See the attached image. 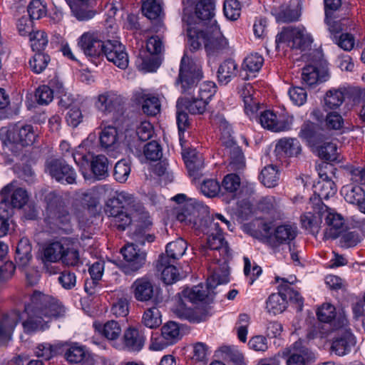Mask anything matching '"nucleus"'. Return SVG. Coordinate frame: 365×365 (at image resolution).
Masks as SVG:
<instances>
[{
    "label": "nucleus",
    "mask_w": 365,
    "mask_h": 365,
    "mask_svg": "<svg viewBox=\"0 0 365 365\" xmlns=\"http://www.w3.org/2000/svg\"><path fill=\"white\" fill-rule=\"evenodd\" d=\"M342 192H345V200L351 204L362 202L364 197V191L360 185L346 186Z\"/></svg>",
    "instance_id": "nucleus-56"
},
{
    "label": "nucleus",
    "mask_w": 365,
    "mask_h": 365,
    "mask_svg": "<svg viewBox=\"0 0 365 365\" xmlns=\"http://www.w3.org/2000/svg\"><path fill=\"white\" fill-rule=\"evenodd\" d=\"M339 314H344L339 313L336 315V308L334 305L329 303L323 304L317 311V316L319 321L324 323H330L334 320L333 325Z\"/></svg>",
    "instance_id": "nucleus-49"
},
{
    "label": "nucleus",
    "mask_w": 365,
    "mask_h": 365,
    "mask_svg": "<svg viewBox=\"0 0 365 365\" xmlns=\"http://www.w3.org/2000/svg\"><path fill=\"white\" fill-rule=\"evenodd\" d=\"M65 245L59 241L47 244L43 249V260L44 262H57L62 258Z\"/></svg>",
    "instance_id": "nucleus-32"
},
{
    "label": "nucleus",
    "mask_w": 365,
    "mask_h": 365,
    "mask_svg": "<svg viewBox=\"0 0 365 365\" xmlns=\"http://www.w3.org/2000/svg\"><path fill=\"white\" fill-rule=\"evenodd\" d=\"M279 288V292L272 293L266 301L267 312L274 315L282 313L287 307V294L284 292L288 291L289 284H280Z\"/></svg>",
    "instance_id": "nucleus-19"
},
{
    "label": "nucleus",
    "mask_w": 365,
    "mask_h": 365,
    "mask_svg": "<svg viewBox=\"0 0 365 365\" xmlns=\"http://www.w3.org/2000/svg\"><path fill=\"white\" fill-rule=\"evenodd\" d=\"M142 11L148 19L155 21L153 29L155 32L160 31L163 27L164 14L160 0H143Z\"/></svg>",
    "instance_id": "nucleus-21"
},
{
    "label": "nucleus",
    "mask_w": 365,
    "mask_h": 365,
    "mask_svg": "<svg viewBox=\"0 0 365 365\" xmlns=\"http://www.w3.org/2000/svg\"><path fill=\"white\" fill-rule=\"evenodd\" d=\"M45 172L53 179L62 184L76 183V173L63 159H48L45 163Z\"/></svg>",
    "instance_id": "nucleus-8"
},
{
    "label": "nucleus",
    "mask_w": 365,
    "mask_h": 365,
    "mask_svg": "<svg viewBox=\"0 0 365 365\" xmlns=\"http://www.w3.org/2000/svg\"><path fill=\"white\" fill-rule=\"evenodd\" d=\"M91 169L96 180L105 179L108 175V160L104 155H96L91 161Z\"/></svg>",
    "instance_id": "nucleus-39"
},
{
    "label": "nucleus",
    "mask_w": 365,
    "mask_h": 365,
    "mask_svg": "<svg viewBox=\"0 0 365 365\" xmlns=\"http://www.w3.org/2000/svg\"><path fill=\"white\" fill-rule=\"evenodd\" d=\"M200 191L205 196L213 197L221 192V185L215 179L204 180L200 185Z\"/></svg>",
    "instance_id": "nucleus-62"
},
{
    "label": "nucleus",
    "mask_w": 365,
    "mask_h": 365,
    "mask_svg": "<svg viewBox=\"0 0 365 365\" xmlns=\"http://www.w3.org/2000/svg\"><path fill=\"white\" fill-rule=\"evenodd\" d=\"M118 142V131L115 127L108 125L105 127L100 135V143L104 148H111Z\"/></svg>",
    "instance_id": "nucleus-47"
},
{
    "label": "nucleus",
    "mask_w": 365,
    "mask_h": 365,
    "mask_svg": "<svg viewBox=\"0 0 365 365\" xmlns=\"http://www.w3.org/2000/svg\"><path fill=\"white\" fill-rule=\"evenodd\" d=\"M31 46L34 51H43L48 45V36L43 31H34L30 36Z\"/></svg>",
    "instance_id": "nucleus-58"
},
{
    "label": "nucleus",
    "mask_w": 365,
    "mask_h": 365,
    "mask_svg": "<svg viewBox=\"0 0 365 365\" xmlns=\"http://www.w3.org/2000/svg\"><path fill=\"white\" fill-rule=\"evenodd\" d=\"M130 167L126 160H119L115 165L113 175L119 182H125L130 175Z\"/></svg>",
    "instance_id": "nucleus-61"
},
{
    "label": "nucleus",
    "mask_w": 365,
    "mask_h": 365,
    "mask_svg": "<svg viewBox=\"0 0 365 365\" xmlns=\"http://www.w3.org/2000/svg\"><path fill=\"white\" fill-rule=\"evenodd\" d=\"M138 205L135 204V199L133 195L122 191L118 192L115 197L109 200L107 203L106 208H115L120 210H128L132 208V210H133Z\"/></svg>",
    "instance_id": "nucleus-29"
},
{
    "label": "nucleus",
    "mask_w": 365,
    "mask_h": 365,
    "mask_svg": "<svg viewBox=\"0 0 365 365\" xmlns=\"http://www.w3.org/2000/svg\"><path fill=\"white\" fill-rule=\"evenodd\" d=\"M301 145L297 138H284L280 139L277 145L275 150L281 155L287 157L297 156L301 152Z\"/></svg>",
    "instance_id": "nucleus-30"
},
{
    "label": "nucleus",
    "mask_w": 365,
    "mask_h": 365,
    "mask_svg": "<svg viewBox=\"0 0 365 365\" xmlns=\"http://www.w3.org/2000/svg\"><path fill=\"white\" fill-rule=\"evenodd\" d=\"M261 125L273 132L287 131L292 128L294 116L287 112L279 113L267 110L262 112L259 116Z\"/></svg>",
    "instance_id": "nucleus-7"
},
{
    "label": "nucleus",
    "mask_w": 365,
    "mask_h": 365,
    "mask_svg": "<svg viewBox=\"0 0 365 365\" xmlns=\"http://www.w3.org/2000/svg\"><path fill=\"white\" fill-rule=\"evenodd\" d=\"M93 327L96 331L110 341L118 339L121 333L119 324L113 320L108 321L103 325L100 323H94Z\"/></svg>",
    "instance_id": "nucleus-37"
},
{
    "label": "nucleus",
    "mask_w": 365,
    "mask_h": 365,
    "mask_svg": "<svg viewBox=\"0 0 365 365\" xmlns=\"http://www.w3.org/2000/svg\"><path fill=\"white\" fill-rule=\"evenodd\" d=\"M222 261V267L218 269L213 268V273L207 279V286L214 288L218 284H226L229 282V272L226 264L227 261Z\"/></svg>",
    "instance_id": "nucleus-44"
},
{
    "label": "nucleus",
    "mask_w": 365,
    "mask_h": 365,
    "mask_svg": "<svg viewBox=\"0 0 365 365\" xmlns=\"http://www.w3.org/2000/svg\"><path fill=\"white\" fill-rule=\"evenodd\" d=\"M14 211L7 200H0V237L7 235L9 230V220L13 216Z\"/></svg>",
    "instance_id": "nucleus-38"
},
{
    "label": "nucleus",
    "mask_w": 365,
    "mask_h": 365,
    "mask_svg": "<svg viewBox=\"0 0 365 365\" xmlns=\"http://www.w3.org/2000/svg\"><path fill=\"white\" fill-rule=\"evenodd\" d=\"M208 207L195 200L186 201L177 213L178 221L196 230L208 235L206 244L201 245L200 252L205 257H213L216 263L227 261L231 255L228 244L225 241L219 222L208 217Z\"/></svg>",
    "instance_id": "nucleus-1"
},
{
    "label": "nucleus",
    "mask_w": 365,
    "mask_h": 365,
    "mask_svg": "<svg viewBox=\"0 0 365 365\" xmlns=\"http://www.w3.org/2000/svg\"><path fill=\"white\" fill-rule=\"evenodd\" d=\"M320 178L316 189L318 190L317 194L320 199H328L331 196H334L336 192V185L331 180L328 178L326 174L319 173Z\"/></svg>",
    "instance_id": "nucleus-40"
},
{
    "label": "nucleus",
    "mask_w": 365,
    "mask_h": 365,
    "mask_svg": "<svg viewBox=\"0 0 365 365\" xmlns=\"http://www.w3.org/2000/svg\"><path fill=\"white\" fill-rule=\"evenodd\" d=\"M298 235V228L294 223L285 222L277 225L268 237V242L272 247L282 245H289Z\"/></svg>",
    "instance_id": "nucleus-13"
},
{
    "label": "nucleus",
    "mask_w": 365,
    "mask_h": 365,
    "mask_svg": "<svg viewBox=\"0 0 365 365\" xmlns=\"http://www.w3.org/2000/svg\"><path fill=\"white\" fill-rule=\"evenodd\" d=\"M52 223L66 232L71 230V215L65 205L58 207L49 216Z\"/></svg>",
    "instance_id": "nucleus-31"
},
{
    "label": "nucleus",
    "mask_w": 365,
    "mask_h": 365,
    "mask_svg": "<svg viewBox=\"0 0 365 365\" xmlns=\"http://www.w3.org/2000/svg\"><path fill=\"white\" fill-rule=\"evenodd\" d=\"M0 195L2 200L6 198L14 210V208H22L29 200V195L26 190L19 187L13 191V185L9 184L4 187Z\"/></svg>",
    "instance_id": "nucleus-20"
},
{
    "label": "nucleus",
    "mask_w": 365,
    "mask_h": 365,
    "mask_svg": "<svg viewBox=\"0 0 365 365\" xmlns=\"http://www.w3.org/2000/svg\"><path fill=\"white\" fill-rule=\"evenodd\" d=\"M230 168L233 171H240L245 167V157L242 150L238 146L230 148Z\"/></svg>",
    "instance_id": "nucleus-57"
},
{
    "label": "nucleus",
    "mask_w": 365,
    "mask_h": 365,
    "mask_svg": "<svg viewBox=\"0 0 365 365\" xmlns=\"http://www.w3.org/2000/svg\"><path fill=\"white\" fill-rule=\"evenodd\" d=\"M131 289L135 299L138 302H148L153 297V285L148 279L145 277L137 279L133 283Z\"/></svg>",
    "instance_id": "nucleus-25"
},
{
    "label": "nucleus",
    "mask_w": 365,
    "mask_h": 365,
    "mask_svg": "<svg viewBox=\"0 0 365 365\" xmlns=\"http://www.w3.org/2000/svg\"><path fill=\"white\" fill-rule=\"evenodd\" d=\"M35 98L38 105L46 106L53 99V91L48 86H41L36 91Z\"/></svg>",
    "instance_id": "nucleus-64"
},
{
    "label": "nucleus",
    "mask_w": 365,
    "mask_h": 365,
    "mask_svg": "<svg viewBox=\"0 0 365 365\" xmlns=\"http://www.w3.org/2000/svg\"><path fill=\"white\" fill-rule=\"evenodd\" d=\"M32 247L26 237H22L16 249L15 262L19 267H26L32 260Z\"/></svg>",
    "instance_id": "nucleus-27"
},
{
    "label": "nucleus",
    "mask_w": 365,
    "mask_h": 365,
    "mask_svg": "<svg viewBox=\"0 0 365 365\" xmlns=\"http://www.w3.org/2000/svg\"><path fill=\"white\" fill-rule=\"evenodd\" d=\"M302 227L313 235L319 233L322 222V215L320 213V205L317 212H305L301 216Z\"/></svg>",
    "instance_id": "nucleus-28"
},
{
    "label": "nucleus",
    "mask_w": 365,
    "mask_h": 365,
    "mask_svg": "<svg viewBox=\"0 0 365 365\" xmlns=\"http://www.w3.org/2000/svg\"><path fill=\"white\" fill-rule=\"evenodd\" d=\"M20 319V313L16 310L0 317V342L11 339L12 333Z\"/></svg>",
    "instance_id": "nucleus-23"
},
{
    "label": "nucleus",
    "mask_w": 365,
    "mask_h": 365,
    "mask_svg": "<svg viewBox=\"0 0 365 365\" xmlns=\"http://www.w3.org/2000/svg\"><path fill=\"white\" fill-rule=\"evenodd\" d=\"M107 60L121 69L128 66V56L125 47L117 40H106L105 41L103 55Z\"/></svg>",
    "instance_id": "nucleus-11"
},
{
    "label": "nucleus",
    "mask_w": 365,
    "mask_h": 365,
    "mask_svg": "<svg viewBox=\"0 0 365 365\" xmlns=\"http://www.w3.org/2000/svg\"><path fill=\"white\" fill-rule=\"evenodd\" d=\"M224 14L231 21L237 20L241 12L240 4L237 0H226L223 6Z\"/></svg>",
    "instance_id": "nucleus-60"
},
{
    "label": "nucleus",
    "mask_w": 365,
    "mask_h": 365,
    "mask_svg": "<svg viewBox=\"0 0 365 365\" xmlns=\"http://www.w3.org/2000/svg\"><path fill=\"white\" fill-rule=\"evenodd\" d=\"M320 213L327 226L324 232V237L326 239L337 238L344 224V220L342 216L323 203L320 205Z\"/></svg>",
    "instance_id": "nucleus-14"
},
{
    "label": "nucleus",
    "mask_w": 365,
    "mask_h": 365,
    "mask_svg": "<svg viewBox=\"0 0 365 365\" xmlns=\"http://www.w3.org/2000/svg\"><path fill=\"white\" fill-rule=\"evenodd\" d=\"M202 76L201 65L194 61L185 52L180 61L179 74L175 81V84L180 87V92L191 94Z\"/></svg>",
    "instance_id": "nucleus-4"
},
{
    "label": "nucleus",
    "mask_w": 365,
    "mask_h": 365,
    "mask_svg": "<svg viewBox=\"0 0 365 365\" xmlns=\"http://www.w3.org/2000/svg\"><path fill=\"white\" fill-rule=\"evenodd\" d=\"M182 158L190 176H192L195 179L202 176L204 159L201 153L195 149L184 150L182 152Z\"/></svg>",
    "instance_id": "nucleus-22"
},
{
    "label": "nucleus",
    "mask_w": 365,
    "mask_h": 365,
    "mask_svg": "<svg viewBox=\"0 0 365 365\" xmlns=\"http://www.w3.org/2000/svg\"><path fill=\"white\" fill-rule=\"evenodd\" d=\"M50 56L41 51L36 52L29 60V66L35 73H42L50 62Z\"/></svg>",
    "instance_id": "nucleus-53"
},
{
    "label": "nucleus",
    "mask_w": 365,
    "mask_h": 365,
    "mask_svg": "<svg viewBox=\"0 0 365 365\" xmlns=\"http://www.w3.org/2000/svg\"><path fill=\"white\" fill-rule=\"evenodd\" d=\"M205 38V49L208 55H217L228 48V41L222 34L217 22L207 27L206 34H201Z\"/></svg>",
    "instance_id": "nucleus-10"
},
{
    "label": "nucleus",
    "mask_w": 365,
    "mask_h": 365,
    "mask_svg": "<svg viewBox=\"0 0 365 365\" xmlns=\"http://www.w3.org/2000/svg\"><path fill=\"white\" fill-rule=\"evenodd\" d=\"M344 99V93L341 89H331L326 93L325 106L329 109H336L343 103Z\"/></svg>",
    "instance_id": "nucleus-52"
},
{
    "label": "nucleus",
    "mask_w": 365,
    "mask_h": 365,
    "mask_svg": "<svg viewBox=\"0 0 365 365\" xmlns=\"http://www.w3.org/2000/svg\"><path fill=\"white\" fill-rule=\"evenodd\" d=\"M145 337L138 329L129 327L123 334L119 349L130 352H138L144 346Z\"/></svg>",
    "instance_id": "nucleus-18"
},
{
    "label": "nucleus",
    "mask_w": 365,
    "mask_h": 365,
    "mask_svg": "<svg viewBox=\"0 0 365 365\" xmlns=\"http://www.w3.org/2000/svg\"><path fill=\"white\" fill-rule=\"evenodd\" d=\"M215 4L213 0H200L195 6V14L202 21L209 20L210 26L215 20H212L215 16Z\"/></svg>",
    "instance_id": "nucleus-33"
},
{
    "label": "nucleus",
    "mask_w": 365,
    "mask_h": 365,
    "mask_svg": "<svg viewBox=\"0 0 365 365\" xmlns=\"http://www.w3.org/2000/svg\"><path fill=\"white\" fill-rule=\"evenodd\" d=\"M141 322L150 329L158 327L162 323L160 312L156 307L147 309L143 314Z\"/></svg>",
    "instance_id": "nucleus-46"
},
{
    "label": "nucleus",
    "mask_w": 365,
    "mask_h": 365,
    "mask_svg": "<svg viewBox=\"0 0 365 365\" xmlns=\"http://www.w3.org/2000/svg\"><path fill=\"white\" fill-rule=\"evenodd\" d=\"M106 212L109 217H112L111 223L119 230H125L131 225L132 222L136 224V227L140 228H147L152 225L148 212L141 205H138L136 208L131 210L130 214L123 210L115 208H106Z\"/></svg>",
    "instance_id": "nucleus-3"
},
{
    "label": "nucleus",
    "mask_w": 365,
    "mask_h": 365,
    "mask_svg": "<svg viewBox=\"0 0 365 365\" xmlns=\"http://www.w3.org/2000/svg\"><path fill=\"white\" fill-rule=\"evenodd\" d=\"M86 145L87 142H83L78 147L77 150L73 153V160L81 168L88 165L93 158L90 152L86 153L84 150V147Z\"/></svg>",
    "instance_id": "nucleus-59"
},
{
    "label": "nucleus",
    "mask_w": 365,
    "mask_h": 365,
    "mask_svg": "<svg viewBox=\"0 0 365 365\" xmlns=\"http://www.w3.org/2000/svg\"><path fill=\"white\" fill-rule=\"evenodd\" d=\"M208 286L205 287L202 284H198L192 288H187L182 291L185 298L187 299L192 303H197L204 301L208 296Z\"/></svg>",
    "instance_id": "nucleus-43"
},
{
    "label": "nucleus",
    "mask_w": 365,
    "mask_h": 365,
    "mask_svg": "<svg viewBox=\"0 0 365 365\" xmlns=\"http://www.w3.org/2000/svg\"><path fill=\"white\" fill-rule=\"evenodd\" d=\"M237 65L235 61L228 59L223 61L217 70V79L220 83L226 85L236 74Z\"/></svg>",
    "instance_id": "nucleus-36"
},
{
    "label": "nucleus",
    "mask_w": 365,
    "mask_h": 365,
    "mask_svg": "<svg viewBox=\"0 0 365 365\" xmlns=\"http://www.w3.org/2000/svg\"><path fill=\"white\" fill-rule=\"evenodd\" d=\"M30 300L24 308L27 319L23 327L26 333L44 330L51 320L65 317L66 307L52 296L35 291Z\"/></svg>",
    "instance_id": "nucleus-2"
},
{
    "label": "nucleus",
    "mask_w": 365,
    "mask_h": 365,
    "mask_svg": "<svg viewBox=\"0 0 365 365\" xmlns=\"http://www.w3.org/2000/svg\"><path fill=\"white\" fill-rule=\"evenodd\" d=\"M105 41L97 32L88 31L80 36L78 46L86 56L96 58L103 55Z\"/></svg>",
    "instance_id": "nucleus-12"
},
{
    "label": "nucleus",
    "mask_w": 365,
    "mask_h": 365,
    "mask_svg": "<svg viewBox=\"0 0 365 365\" xmlns=\"http://www.w3.org/2000/svg\"><path fill=\"white\" fill-rule=\"evenodd\" d=\"M175 314L182 320L192 323L205 321L211 314L207 306L198 307L195 309L187 307L183 302H180L173 310Z\"/></svg>",
    "instance_id": "nucleus-15"
},
{
    "label": "nucleus",
    "mask_w": 365,
    "mask_h": 365,
    "mask_svg": "<svg viewBox=\"0 0 365 365\" xmlns=\"http://www.w3.org/2000/svg\"><path fill=\"white\" fill-rule=\"evenodd\" d=\"M264 63V58L262 55L255 53L247 56L242 65L243 70L250 73L258 72Z\"/></svg>",
    "instance_id": "nucleus-55"
},
{
    "label": "nucleus",
    "mask_w": 365,
    "mask_h": 365,
    "mask_svg": "<svg viewBox=\"0 0 365 365\" xmlns=\"http://www.w3.org/2000/svg\"><path fill=\"white\" fill-rule=\"evenodd\" d=\"M318 126L310 120H305L302 125L299 137L310 144H314L317 139Z\"/></svg>",
    "instance_id": "nucleus-50"
},
{
    "label": "nucleus",
    "mask_w": 365,
    "mask_h": 365,
    "mask_svg": "<svg viewBox=\"0 0 365 365\" xmlns=\"http://www.w3.org/2000/svg\"><path fill=\"white\" fill-rule=\"evenodd\" d=\"M308 354V349L302 346V341H296L294 344L293 352L287 360V365H305V357Z\"/></svg>",
    "instance_id": "nucleus-45"
},
{
    "label": "nucleus",
    "mask_w": 365,
    "mask_h": 365,
    "mask_svg": "<svg viewBox=\"0 0 365 365\" xmlns=\"http://www.w3.org/2000/svg\"><path fill=\"white\" fill-rule=\"evenodd\" d=\"M181 338L179 324L170 321L161 328V334L152 339L150 348L154 351H161L177 343Z\"/></svg>",
    "instance_id": "nucleus-9"
},
{
    "label": "nucleus",
    "mask_w": 365,
    "mask_h": 365,
    "mask_svg": "<svg viewBox=\"0 0 365 365\" xmlns=\"http://www.w3.org/2000/svg\"><path fill=\"white\" fill-rule=\"evenodd\" d=\"M38 135L37 130H34L32 125L25 124L14 128L8 135V140L11 143L27 147L32 145L36 142Z\"/></svg>",
    "instance_id": "nucleus-16"
},
{
    "label": "nucleus",
    "mask_w": 365,
    "mask_h": 365,
    "mask_svg": "<svg viewBox=\"0 0 365 365\" xmlns=\"http://www.w3.org/2000/svg\"><path fill=\"white\" fill-rule=\"evenodd\" d=\"M261 182L267 187H275L279 179V173L277 166L269 165L261 171L259 177Z\"/></svg>",
    "instance_id": "nucleus-42"
},
{
    "label": "nucleus",
    "mask_w": 365,
    "mask_h": 365,
    "mask_svg": "<svg viewBox=\"0 0 365 365\" xmlns=\"http://www.w3.org/2000/svg\"><path fill=\"white\" fill-rule=\"evenodd\" d=\"M138 101L142 103V109L145 113L155 115L160 112V103L157 97L150 94L139 93Z\"/></svg>",
    "instance_id": "nucleus-41"
},
{
    "label": "nucleus",
    "mask_w": 365,
    "mask_h": 365,
    "mask_svg": "<svg viewBox=\"0 0 365 365\" xmlns=\"http://www.w3.org/2000/svg\"><path fill=\"white\" fill-rule=\"evenodd\" d=\"M187 248L186 241L182 238H178L167 245L165 257H167L169 261L175 262L185 255Z\"/></svg>",
    "instance_id": "nucleus-34"
},
{
    "label": "nucleus",
    "mask_w": 365,
    "mask_h": 365,
    "mask_svg": "<svg viewBox=\"0 0 365 365\" xmlns=\"http://www.w3.org/2000/svg\"><path fill=\"white\" fill-rule=\"evenodd\" d=\"M334 329L339 330L340 334L334 337L330 351L339 356H343L350 352L356 344V338L349 328V321L345 314H339L334 324Z\"/></svg>",
    "instance_id": "nucleus-5"
},
{
    "label": "nucleus",
    "mask_w": 365,
    "mask_h": 365,
    "mask_svg": "<svg viewBox=\"0 0 365 365\" xmlns=\"http://www.w3.org/2000/svg\"><path fill=\"white\" fill-rule=\"evenodd\" d=\"M240 186V178L236 174H227L224 177L221 185V193H229L234 197Z\"/></svg>",
    "instance_id": "nucleus-48"
},
{
    "label": "nucleus",
    "mask_w": 365,
    "mask_h": 365,
    "mask_svg": "<svg viewBox=\"0 0 365 365\" xmlns=\"http://www.w3.org/2000/svg\"><path fill=\"white\" fill-rule=\"evenodd\" d=\"M252 91V86L250 83L244 84L240 91V94L243 99L245 110L247 113H248L249 111L254 113L257 110V103L253 101Z\"/></svg>",
    "instance_id": "nucleus-54"
},
{
    "label": "nucleus",
    "mask_w": 365,
    "mask_h": 365,
    "mask_svg": "<svg viewBox=\"0 0 365 365\" xmlns=\"http://www.w3.org/2000/svg\"><path fill=\"white\" fill-rule=\"evenodd\" d=\"M174 263L169 261L164 255L159 257L157 267L159 271H161L162 279L167 284H173L180 279V273Z\"/></svg>",
    "instance_id": "nucleus-26"
},
{
    "label": "nucleus",
    "mask_w": 365,
    "mask_h": 365,
    "mask_svg": "<svg viewBox=\"0 0 365 365\" xmlns=\"http://www.w3.org/2000/svg\"><path fill=\"white\" fill-rule=\"evenodd\" d=\"M313 41L312 36L307 31L304 26H289L284 27L276 36V43H287L292 48L305 50Z\"/></svg>",
    "instance_id": "nucleus-6"
},
{
    "label": "nucleus",
    "mask_w": 365,
    "mask_h": 365,
    "mask_svg": "<svg viewBox=\"0 0 365 365\" xmlns=\"http://www.w3.org/2000/svg\"><path fill=\"white\" fill-rule=\"evenodd\" d=\"M120 252L132 271L138 270L145 262V253L137 250L133 244L125 245Z\"/></svg>",
    "instance_id": "nucleus-24"
},
{
    "label": "nucleus",
    "mask_w": 365,
    "mask_h": 365,
    "mask_svg": "<svg viewBox=\"0 0 365 365\" xmlns=\"http://www.w3.org/2000/svg\"><path fill=\"white\" fill-rule=\"evenodd\" d=\"M332 40L339 47L346 51H351L355 45L354 36L349 33H342L339 36L334 35Z\"/></svg>",
    "instance_id": "nucleus-63"
},
{
    "label": "nucleus",
    "mask_w": 365,
    "mask_h": 365,
    "mask_svg": "<svg viewBox=\"0 0 365 365\" xmlns=\"http://www.w3.org/2000/svg\"><path fill=\"white\" fill-rule=\"evenodd\" d=\"M318 156L325 160L335 161L338 158L337 146L332 142H325L317 148Z\"/></svg>",
    "instance_id": "nucleus-51"
},
{
    "label": "nucleus",
    "mask_w": 365,
    "mask_h": 365,
    "mask_svg": "<svg viewBox=\"0 0 365 365\" xmlns=\"http://www.w3.org/2000/svg\"><path fill=\"white\" fill-rule=\"evenodd\" d=\"M123 97L115 91L99 93L95 102L96 108L103 113H110L123 103Z\"/></svg>",
    "instance_id": "nucleus-17"
},
{
    "label": "nucleus",
    "mask_w": 365,
    "mask_h": 365,
    "mask_svg": "<svg viewBox=\"0 0 365 365\" xmlns=\"http://www.w3.org/2000/svg\"><path fill=\"white\" fill-rule=\"evenodd\" d=\"M178 106L185 108L192 115L202 114L207 106V103L198 98L197 96L189 100L187 98H180L178 100Z\"/></svg>",
    "instance_id": "nucleus-35"
}]
</instances>
